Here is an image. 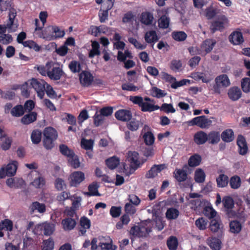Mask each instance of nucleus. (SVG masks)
<instances>
[{
  "label": "nucleus",
  "instance_id": "nucleus-63",
  "mask_svg": "<svg viewBox=\"0 0 250 250\" xmlns=\"http://www.w3.org/2000/svg\"><path fill=\"white\" fill-rule=\"evenodd\" d=\"M135 207L136 206H134V205L130 204V203L127 202L125 203L124 207L125 212L131 215L134 214L136 212Z\"/></svg>",
  "mask_w": 250,
  "mask_h": 250
},
{
  "label": "nucleus",
  "instance_id": "nucleus-59",
  "mask_svg": "<svg viewBox=\"0 0 250 250\" xmlns=\"http://www.w3.org/2000/svg\"><path fill=\"white\" fill-rule=\"evenodd\" d=\"M70 199L72 201L73 208L78 209L81 205L82 197L78 196L76 195H73L71 196Z\"/></svg>",
  "mask_w": 250,
  "mask_h": 250
},
{
  "label": "nucleus",
  "instance_id": "nucleus-16",
  "mask_svg": "<svg viewBox=\"0 0 250 250\" xmlns=\"http://www.w3.org/2000/svg\"><path fill=\"white\" fill-rule=\"evenodd\" d=\"M140 107L144 112H152L160 108L159 106L155 105L153 100L148 97L144 98Z\"/></svg>",
  "mask_w": 250,
  "mask_h": 250
},
{
  "label": "nucleus",
  "instance_id": "nucleus-23",
  "mask_svg": "<svg viewBox=\"0 0 250 250\" xmlns=\"http://www.w3.org/2000/svg\"><path fill=\"white\" fill-rule=\"evenodd\" d=\"M208 140V134L203 131H198L194 135V141L197 145L204 144Z\"/></svg>",
  "mask_w": 250,
  "mask_h": 250
},
{
  "label": "nucleus",
  "instance_id": "nucleus-22",
  "mask_svg": "<svg viewBox=\"0 0 250 250\" xmlns=\"http://www.w3.org/2000/svg\"><path fill=\"white\" fill-rule=\"evenodd\" d=\"M35 178L30 185L36 188H41L45 184V181L43 176L37 172H35Z\"/></svg>",
  "mask_w": 250,
  "mask_h": 250
},
{
  "label": "nucleus",
  "instance_id": "nucleus-38",
  "mask_svg": "<svg viewBox=\"0 0 250 250\" xmlns=\"http://www.w3.org/2000/svg\"><path fill=\"white\" fill-rule=\"evenodd\" d=\"M145 40L149 43L157 42L158 37L156 33L154 31L147 32L145 35Z\"/></svg>",
  "mask_w": 250,
  "mask_h": 250
},
{
  "label": "nucleus",
  "instance_id": "nucleus-6",
  "mask_svg": "<svg viewBox=\"0 0 250 250\" xmlns=\"http://www.w3.org/2000/svg\"><path fill=\"white\" fill-rule=\"evenodd\" d=\"M55 230V225L48 222H44L36 226L34 232L36 234H41L43 231L44 235L49 236L53 234Z\"/></svg>",
  "mask_w": 250,
  "mask_h": 250
},
{
  "label": "nucleus",
  "instance_id": "nucleus-44",
  "mask_svg": "<svg viewBox=\"0 0 250 250\" xmlns=\"http://www.w3.org/2000/svg\"><path fill=\"white\" fill-rule=\"evenodd\" d=\"M201 161V156L198 154H194L189 158L188 163L190 167H196L200 164Z\"/></svg>",
  "mask_w": 250,
  "mask_h": 250
},
{
  "label": "nucleus",
  "instance_id": "nucleus-32",
  "mask_svg": "<svg viewBox=\"0 0 250 250\" xmlns=\"http://www.w3.org/2000/svg\"><path fill=\"white\" fill-rule=\"evenodd\" d=\"M194 180L198 183H203L206 178L205 172L201 168H197L194 172Z\"/></svg>",
  "mask_w": 250,
  "mask_h": 250
},
{
  "label": "nucleus",
  "instance_id": "nucleus-42",
  "mask_svg": "<svg viewBox=\"0 0 250 250\" xmlns=\"http://www.w3.org/2000/svg\"><path fill=\"white\" fill-rule=\"evenodd\" d=\"M142 125V123L140 121L134 119L131 120L127 124L128 128L132 131L137 130Z\"/></svg>",
  "mask_w": 250,
  "mask_h": 250
},
{
  "label": "nucleus",
  "instance_id": "nucleus-14",
  "mask_svg": "<svg viewBox=\"0 0 250 250\" xmlns=\"http://www.w3.org/2000/svg\"><path fill=\"white\" fill-rule=\"evenodd\" d=\"M165 205H166V202L165 201H162V202L159 203L157 204H156L153 207V210H154L155 211V220L153 221H147V222L148 223V226H150L149 224H150V223H153V224L155 223L156 228L158 229L159 230H161L162 229H163V228L164 227V223L162 221L161 218L158 216H156V212H157L156 210L159 209V207H163Z\"/></svg>",
  "mask_w": 250,
  "mask_h": 250
},
{
  "label": "nucleus",
  "instance_id": "nucleus-11",
  "mask_svg": "<svg viewBox=\"0 0 250 250\" xmlns=\"http://www.w3.org/2000/svg\"><path fill=\"white\" fill-rule=\"evenodd\" d=\"M17 11L15 9L12 8L9 10V19L6 25V27L10 32H15L18 27L19 24L17 19H16Z\"/></svg>",
  "mask_w": 250,
  "mask_h": 250
},
{
  "label": "nucleus",
  "instance_id": "nucleus-17",
  "mask_svg": "<svg viewBox=\"0 0 250 250\" xmlns=\"http://www.w3.org/2000/svg\"><path fill=\"white\" fill-rule=\"evenodd\" d=\"M39 37L44 39L47 41L54 40L53 36V26H49L44 29L43 30L35 32Z\"/></svg>",
  "mask_w": 250,
  "mask_h": 250
},
{
  "label": "nucleus",
  "instance_id": "nucleus-43",
  "mask_svg": "<svg viewBox=\"0 0 250 250\" xmlns=\"http://www.w3.org/2000/svg\"><path fill=\"white\" fill-rule=\"evenodd\" d=\"M241 86L244 92L246 93L250 92V78L245 77L242 79L241 82Z\"/></svg>",
  "mask_w": 250,
  "mask_h": 250
},
{
  "label": "nucleus",
  "instance_id": "nucleus-58",
  "mask_svg": "<svg viewBox=\"0 0 250 250\" xmlns=\"http://www.w3.org/2000/svg\"><path fill=\"white\" fill-rule=\"evenodd\" d=\"M172 36L175 40L179 42L185 41L187 37V34L183 31L174 32Z\"/></svg>",
  "mask_w": 250,
  "mask_h": 250
},
{
  "label": "nucleus",
  "instance_id": "nucleus-56",
  "mask_svg": "<svg viewBox=\"0 0 250 250\" xmlns=\"http://www.w3.org/2000/svg\"><path fill=\"white\" fill-rule=\"evenodd\" d=\"M81 145L82 148L85 150H91L93 148V141L91 139L87 140L82 139L81 142Z\"/></svg>",
  "mask_w": 250,
  "mask_h": 250
},
{
  "label": "nucleus",
  "instance_id": "nucleus-62",
  "mask_svg": "<svg viewBox=\"0 0 250 250\" xmlns=\"http://www.w3.org/2000/svg\"><path fill=\"white\" fill-rule=\"evenodd\" d=\"M41 131L39 130H35L32 132L31 138L34 144H38L41 141Z\"/></svg>",
  "mask_w": 250,
  "mask_h": 250
},
{
  "label": "nucleus",
  "instance_id": "nucleus-40",
  "mask_svg": "<svg viewBox=\"0 0 250 250\" xmlns=\"http://www.w3.org/2000/svg\"><path fill=\"white\" fill-rule=\"evenodd\" d=\"M54 242L52 238L44 240L42 245V250H53Z\"/></svg>",
  "mask_w": 250,
  "mask_h": 250
},
{
  "label": "nucleus",
  "instance_id": "nucleus-54",
  "mask_svg": "<svg viewBox=\"0 0 250 250\" xmlns=\"http://www.w3.org/2000/svg\"><path fill=\"white\" fill-rule=\"evenodd\" d=\"M192 83L190 80L188 79H183L180 81H177L176 79L174 81L173 83L171 85V87L172 88L176 89L179 87H181L187 84H190Z\"/></svg>",
  "mask_w": 250,
  "mask_h": 250
},
{
  "label": "nucleus",
  "instance_id": "nucleus-1",
  "mask_svg": "<svg viewBox=\"0 0 250 250\" xmlns=\"http://www.w3.org/2000/svg\"><path fill=\"white\" fill-rule=\"evenodd\" d=\"M91 245V250H116L117 247L112 244V240L108 238L106 241L104 238H93L91 242L85 241L83 244L84 248H87Z\"/></svg>",
  "mask_w": 250,
  "mask_h": 250
},
{
  "label": "nucleus",
  "instance_id": "nucleus-24",
  "mask_svg": "<svg viewBox=\"0 0 250 250\" xmlns=\"http://www.w3.org/2000/svg\"><path fill=\"white\" fill-rule=\"evenodd\" d=\"M62 229L65 231H70L74 229L76 225V222L74 219L67 218L62 221Z\"/></svg>",
  "mask_w": 250,
  "mask_h": 250
},
{
  "label": "nucleus",
  "instance_id": "nucleus-21",
  "mask_svg": "<svg viewBox=\"0 0 250 250\" xmlns=\"http://www.w3.org/2000/svg\"><path fill=\"white\" fill-rule=\"evenodd\" d=\"M115 116L118 120L126 122L131 118L132 114L129 110L120 109L115 112Z\"/></svg>",
  "mask_w": 250,
  "mask_h": 250
},
{
  "label": "nucleus",
  "instance_id": "nucleus-33",
  "mask_svg": "<svg viewBox=\"0 0 250 250\" xmlns=\"http://www.w3.org/2000/svg\"><path fill=\"white\" fill-rule=\"evenodd\" d=\"M69 165L74 168H78L80 167L81 163L79 158L74 153L67 158Z\"/></svg>",
  "mask_w": 250,
  "mask_h": 250
},
{
  "label": "nucleus",
  "instance_id": "nucleus-7",
  "mask_svg": "<svg viewBox=\"0 0 250 250\" xmlns=\"http://www.w3.org/2000/svg\"><path fill=\"white\" fill-rule=\"evenodd\" d=\"M47 67L49 69L48 77L51 80H59L61 79L63 72L62 69L54 62L50 61L47 62Z\"/></svg>",
  "mask_w": 250,
  "mask_h": 250
},
{
  "label": "nucleus",
  "instance_id": "nucleus-5",
  "mask_svg": "<svg viewBox=\"0 0 250 250\" xmlns=\"http://www.w3.org/2000/svg\"><path fill=\"white\" fill-rule=\"evenodd\" d=\"M212 123V121L207 118L205 116L195 117L187 122V124L189 126L197 125L201 128H208Z\"/></svg>",
  "mask_w": 250,
  "mask_h": 250
},
{
  "label": "nucleus",
  "instance_id": "nucleus-18",
  "mask_svg": "<svg viewBox=\"0 0 250 250\" xmlns=\"http://www.w3.org/2000/svg\"><path fill=\"white\" fill-rule=\"evenodd\" d=\"M166 168L167 166L165 164L155 165L148 171L146 177L147 178H153L158 176L159 173Z\"/></svg>",
  "mask_w": 250,
  "mask_h": 250
},
{
  "label": "nucleus",
  "instance_id": "nucleus-30",
  "mask_svg": "<svg viewBox=\"0 0 250 250\" xmlns=\"http://www.w3.org/2000/svg\"><path fill=\"white\" fill-rule=\"evenodd\" d=\"M222 228L220 219L219 217L213 218L210 222V229L213 232H217Z\"/></svg>",
  "mask_w": 250,
  "mask_h": 250
},
{
  "label": "nucleus",
  "instance_id": "nucleus-25",
  "mask_svg": "<svg viewBox=\"0 0 250 250\" xmlns=\"http://www.w3.org/2000/svg\"><path fill=\"white\" fill-rule=\"evenodd\" d=\"M47 13L45 11H42L40 13L39 18L42 22V25H40L39 23V20L36 19L35 20L36 28L35 29V32L40 31L42 30L43 27L46 21V19L47 17Z\"/></svg>",
  "mask_w": 250,
  "mask_h": 250
},
{
  "label": "nucleus",
  "instance_id": "nucleus-34",
  "mask_svg": "<svg viewBox=\"0 0 250 250\" xmlns=\"http://www.w3.org/2000/svg\"><path fill=\"white\" fill-rule=\"evenodd\" d=\"M179 215L178 209L174 208H168L166 213V217L168 220H174L177 218Z\"/></svg>",
  "mask_w": 250,
  "mask_h": 250
},
{
  "label": "nucleus",
  "instance_id": "nucleus-31",
  "mask_svg": "<svg viewBox=\"0 0 250 250\" xmlns=\"http://www.w3.org/2000/svg\"><path fill=\"white\" fill-rule=\"evenodd\" d=\"M43 133L44 137L46 138L56 140L58 137V134L56 130L51 127L45 128Z\"/></svg>",
  "mask_w": 250,
  "mask_h": 250
},
{
  "label": "nucleus",
  "instance_id": "nucleus-47",
  "mask_svg": "<svg viewBox=\"0 0 250 250\" xmlns=\"http://www.w3.org/2000/svg\"><path fill=\"white\" fill-rule=\"evenodd\" d=\"M12 139L8 136L3 138L0 142V146L1 149L3 150H8L11 145Z\"/></svg>",
  "mask_w": 250,
  "mask_h": 250
},
{
  "label": "nucleus",
  "instance_id": "nucleus-61",
  "mask_svg": "<svg viewBox=\"0 0 250 250\" xmlns=\"http://www.w3.org/2000/svg\"><path fill=\"white\" fill-rule=\"evenodd\" d=\"M143 138L145 143L147 145H151L154 142L155 138L154 135L149 131L145 133L143 136Z\"/></svg>",
  "mask_w": 250,
  "mask_h": 250
},
{
  "label": "nucleus",
  "instance_id": "nucleus-46",
  "mask_svg": "<svg viewBox=\"0 0 250 250\" xmlns=\"http://www.w3.org/2000/svg\"><path fill=\"white\" fill-rule=\"evenodd\" d=\"M80 224L83 229H81L80 231L82 234H83L86 232V229L90 228V221L86 217H82L80 220Z\"/></svg>",
  "mask_w": 250,
  "mask_h": 250
},
{
  "label": "nucleus",
  "instance_id": "nucleus-29",
  "mask_svg": "<svg viewBox=\"0 0 250 250\" xmlns=\"http://www.w3.org/2000/svg\"><path fill=\"white\" fill-rule=\"evenodd\" d=\"M153 19V15L147 12L142 13L140 17V21L141 23L146 25L151 24Z\"/></svg>",
  "mask_w": 250,
  "mask_h": 250
},
{
  "label": "nucleus",
  "instance_id": "nucleus-4",
  "mask_svg": "<svg viewBox=\"0 0 250 250\" xmlns=\"http://www.w3.org/2000/svg\"><path fill=\"white\" fill-rule=\"evenodd\" d=\"M18 167V162L15 160L9 161L7 165L2 166L0 168V178L2 179L7 176H13L16 173Z\"/></svg>",
  "mask_w": 250,
  "mask_h": 250
},
{
  "label": "nucleus",
  "instance_id": "nucleus-26",
  "mask_svg": "<svg viewBox=\"0 0 250 250\" xmlns=\"http://www.w3.org/2000/svg\"><path fill=\"white\" fill-rule=\"evenodd\" d=\"M29 208L30 211L32 213L37 212L40 213H43L46 210V206L45 204L36 201L32 203Z\"/></svg>",
  "mask_w": 250,
  "mask_h": 250
},
{
  "label": "nucleus",
  "instance_id": "nucleus-48",
  "mask_svg": "<svg viewBox=\"0 0 250 250\" xmlns=\"http://www.w3.org/2000/svg\"><path fill=\"white\" fill-rule=\"evenodd\" d=\"M22 44L24 47L32 49L36 51H39L41 49L40 46H39L36 42L31 40L24 42L22 43Z\"/></svg>",
  "mask_w": 250,
  "mask_h": 250
},
{
  "label": "nucleus",
  "instance_id": "nucleus-53",
  "mask_svg": "<svg viewBox=\"0 0 250 250\" xmlns=\"http://www.w3.org/2000/svg\"><path fill=\"white\" fill-rule=\"evenodd\" d=\"M2 33L4 32H0V42L3 44H8L11 43L13 41L12 36L9 34H2Z\"/></svg>",
  "mask_w": 250,
  "mask_h": 250
},
{
  "label": "nucleus",
  "instance_id": "nucleus-15",
  "mask_svg": "<svg viewBox=\"0 0 250 250\" xmlns=\"http://www.w3.org/2000/svg\"><path fill=\"white\" fill-rule=\"evenodd\" d=\"M223 203L225 211L229 218H232L234 216L233 210L234 201L230 196H225L223 199Z\"/></svg>",
  "mask_w": 250,
  "mask_h": 250
},
{
  "label": "nucleus",
  "instance_id": "nucleus-20",
  "mask_svg": "<svg viewBox=\"0 0 250 250\" xmlns=\"http://www.w3.org/2000/svg\"><path fill=\"white\" fill-rule=\"evenodd\" d=\"M81 83L85 86H89L93 81L91 74L87 71H83L79 76Z\"/></svg>",
  "mask_w": 250,
  "mask_h": 250
},
{
  "label": "nucleus",
  "instance_id": "nucleus-51",
  "mask_svg": "<svg viewBox=\"0 0 250 250\" xmlns=\"http://www.w3.org/2000/svg\"><path fill=\"white\" fill-rule=\"evenodd\" d=\"M0 227L1 229L11 231L13 229V222L9 219H4L1 221Z\"/></svg>",
  "mask_w": 250,
  "mask_h": 250
},
{
  "label": "nucleus",
  "instance_id": "nucleus-19",
  "mask_svg": "<svg viewBox=\"0 0 250 250\" xmlns=\"http://www.w3.org/2000/svg\"><path fill=\"white\" fill-rule=\"evenodd\" d=\"M215 43L216 42L212 40L208 39L205 41L200 46L202 55L205 56L210 52Z\"/></svg>",
  "mask_w": 250,
  "mask_h": 250
},
{
  "label": "nucleus",
  "instance_id": "nucleus-12",
  "mask_svg": "<svg viewBox=\"0 0 250 250\" xmlns=\"http://www.w3.org/2000/svg\"><path fill=\"white\" fill-rule=\"evenodd\" d=\"M228 24L227 18L224 16H222L211 23L210 30L213 33L217 30L221 31L227 27Z\"/></svg>",
  "mask_w": 250,
  "mask_h": 250
},
{
  "label": "nucleus",
  "instance_id": "nucleus-57",
  "mask_svg": "<svg viewBox=\"0 0 250 250\" xmlns=\"http://www.w3.org/2000/svg\"><path fill=\"white\" fill-rule=\"evenodd\" d=\"M128 42L133 44L134 46L138 49L139 50H143L145 49L146 47V44L145 43H141L139 41H138L136 39L133 38H128Z\"/></svg>",
  "mask_w": 250,
  "mask_h": 250
},
{
  "label": "nucleus",
  "instance_id": "nucleus-64",
  "mask_svg": "<svg viewBox=\"0 0 250 250\" xmlns=\"http://www.w3.org/2000/svg\"><path fill=\"white\" fill-rule=\"evenodd\" d=\"M60 150L62 154L68 158L74 152L71 149H69L67 146L65 145H61L60 146Z\"/></svg>",
  "mask_w": 250,
  "mask_h": 250
},
{
  "label": "nucleus",
  "instance_id": "nucleus-9",
  "mask_svg": "<svg viewBox=\"0 0 250 250\" xmlns=\"http://www.w3.org/2000/svg\"><path fill=\"white\" fill-rule=\"evenodd\" d=\"M85 179L84 173L81 171L72 172L68 178L69 185L72 187H78Z\"/></svg>",
  "mask_w": 250,
  "mask_h": 250
},
{
  "label": "nucleus",
  "instance_id": "nucleus-49",
  "mask_svg": "<svg viewBox=\"0 0 250 250\" xmlns=\"http://www.w3.org/2000/svg\"><path fill=\"white\" fill-rule=\"evenodd\" d=\"M100 45L98 42L93 41L92 42V49L89 52V57H93L95 55H99L100 54L99 50Z\"/></svg>",
  "mask_w": 250,
  "mask_h": 250
},
{
  "label": "nucleus",
  "instance_id": "nucleus-50",
  "mask_svg": "<svg viewBox=\"0 0 250 250\" xmlns=\"http://www.w3.org/2000/svg\"><path fill=\"white\" fill-rule=\"evenodd\" d=\"M175 178L179 182L186 180L187 178V173L183 169H176L174 172Z\"/></svg>",
  "mask_w": 250,
  "mask_h": 250
},
{
  "label": "nucleus",
  "instance_id": "nucleus-35",
  "mask_svg": "<svg viewBox=\"0 0 250 250\" xmlns=\"http://www.w3.org/2000/svg\"><path fill=\"white\" fill-rule=\"evenodd\" d=\"M36 119L37 114L34 112H32L30 114L24 115L22 118L21 122L23 124L28 125L36 121Z\"/></svg>",
  "mask_w": 250,
  "mask_h": 250
},
{
  "label": "nucleus",
  "instance_id": "nucleus-55",
  "mask_svg": "<svg viewBox=\"0 0 250 250\" xmlns=\"http://www.w3.org/2000/svg\"><path fill=\"white\" fill-rule=\"evenodd\" d=\"M24 113V110L22 106L18 105L15 106L11 110V114L15 117L22 116Z\"/></svg>",
  "mask_w": 250,
  "mask_h": 250
},
{
  "label": "nucleus",
  "instance_id": "nucleus-52",
  "mask_svg": "<svg viewBox=\"0 0 250 250\" xmlns=\"http://www.w3.org/2000/svg\"><path fill=\"white\" fill-rule=\"evenodd\" d=\"M151 94L152 96L158 98L163 97L166 96V93L157 87H153L151 89Z\"/></svg>",
  "mask_w": 250,
  "mask_h": 250
},
{
  "label": "nucleus",
  "instance_id": "nucleus-10",
  "mask_svg": "<svg viewBox=\"0 0 250 250\" xmlns=\"http://www.w3.org/2000/svg\"><path fill=\"white\" fill-rule=\"evenodd\" d=\"M151 231V229L149 228V226L147 223L146 226L142 225L140 226L132 227L130 230V233L134 237H141L146 236Z\"/></svg>",
  "mask_w": 250,
  "mask_h": 250
},
{
  "label": "nucleus",
  "instance_id": "nucleus-28",
  "mask_svg": "<svg viewBox=\"0 0 250 250\" xmlns=\"http://www.w3.org/2000/svg\"><path fill=\"white\" fill-rule=\"evenodd\" d=\"M207 243L213 250H220L221 248V241L216 237H210L207 239Z\"/></svg>",
  "mask_w": 250,
  "mask_h": 250
},
{
  "label": "nucleus",
  "instance_id": "nucleus-36",
  "mask_svg": "<svg viewBox=\"0 0 250 250\" xmlns=\"http://www.w3.org/2000/svg\"><path fill=\"white\" fill-rule=\"evenodd\" d=\"M217 186L219 188H224L226 187L229 183V177L224 174H220L216 178Z\"/></svg>",
  "mask_w": 250,
  "mask_h": 250
},
{
  "label": "nucleus",
  "instance_id": "nucleus-39",
  "mask_svg": "<svg viewBox=\"0 0 250 250\" xmlns=\"http://www.w3.org/2000/svg\"><path fill=\"white\" fill-rule=\"evenodd\" d=\"M209 142L212 144L218 143L220 140V134L217 131H211L208 135Z\"/></svg>",
  "mask_w": 250,
  "mask_h": 250
},
{
  "label": "nucleus",
  "instance_id": "nucleus-27",
  "mask_svg": "<svg viewBox=\"0 0 250 250\" xmlns=\"http://www.w3.org/2000/svg\"><path fill=\"white\" fill-rule=\"evenodd\" d=\"M99 185L97 183L93 182L88 186V192H84L83 194L87 196H100V194L98 192Z\"/></svg>",
  "mask_w": 250,
  "mask_h": 250
},
{
  "label": "nucleus",
  "instance_id": "nucleus-45",
  "mask_svg": "<svg viewBox=\"0 0 250 250\" xmlns=\"http://www.w3.org/2000/svg\"><path fill=\"white\" fill-rule=\"evenodd\" d=\"M178 244L177 239L174 236H170L167 240V245L170 250H176Z\"/></svg>",
  "mask_w": 250,
  "mask_h": 250
},
{
  "label": "nucleus",
  "instance_id": "nucleus-13",
  "mask_svg": "<svg viewBox=\"0 0 250 250\" xmlns=\"http://www.w3.org/2000/svg\"><path fill=\"white\" fill-rule=\"evenodd\" d=\"M236 144L238 146V152L240 155L245 156L249 151L248 143L246 138L242 135H238Z\"/></svg>",
  "mask_w": 250,
  "mask_h": 250
},
{
  "label": "nucleus",
  "instance_id": "nucleus-37",
  "mask_svg": "<svg viewBox=\"0 0 250 250\" xmlns=\"http://www.w3.org/2000/svg\"><path fill=\"white\" fill-rule=\"evenodd\" d=\"M120 164L119 158L113 156L106 161V164L108 167L111 169H115Z\"/></svg>",
  "mask_w": 250,
  "mask_h": 250
},
{
  "label": "nucleus",
  "instance_id": "nucleus-2",
  "mask_svg": "<svg viewBox=\"0 0 250 250\" xmlns=\"http://www.w3.org/2000/svg\"><path fill=\"white\" fill-rule=\"evenodd\" d=\"M127 159L130 163L129 168L125 164H123L122 166L123 172L127 175H129L140 167L141 164L139 160V154L137 152H128Z\"/></svg>",
  "mask_w": 250,
  "mask_h": 250
},
{
  "label": "nucleus",
  "instance_id": "nucleus-41",
  "mask_svg": "<svg viewBox=\"0 0 250 250\" xmlns=\"http://www.w3.org/2000/svg\"><path fill=\"white\" fill-rule=\"evenodd\" d=\"M233 132L232 129H228L224 131L221 134L222 139L223 141L230 142L233 140Z\"/></svg>",
  "mask_w": 250,
  "mask_h": 250
},
{
  "label": "nucleus",
  "instance_id": "nucleus-8",
  "mask_svg": "<svg viewBox=\"0 0 250 250\" xmlns=\"http://www.w3.org/2000/svg\"><path fill=\"white\" fill-rule=\"evenodd\" d=\"M215 84L213 86V90L215 93L220 94L221 91V87H227L230 84V81L228 77L225 74L217 76L215 80Z\"/></svg>",
  "mask_w": 250,
  "mask_h": 250
},
{
  "label": "nucleus",
  "instance_id": "nucleus-3",
  "mask_svg": "<svg viewBox=\"0 0 250 250\" xmlns=\"http://www.w3.org/2000/svg\"><path fill=\"white\" fill-rule=\"evenodd\" d=\"M46 83L43 81H38L35 79H32L28 80L25 83V85L29 87L33 88L36 92L37 96L40 98L42 99L44 95V89Z\"/></svg>",
  "mask_w": 250,
  "mask_h": 250
},
{
  "label": "nucleus",
  "instance_id": "nucleus-60",
  "mask_svg": "<svg viewBox=\"0 0 250 250\" xmlns=\"http://www.w3.org/2000/svg\"><path fill=\"white\" fill-rule=\"evenodd\" d=\"M169 24V19L166 16L161 17L158 20V25L160 28H167Z\"/></svg>",
  "mask_w": 250,
  "mask_h": 250
}]
</instances>
